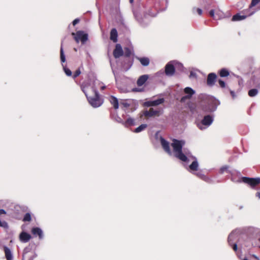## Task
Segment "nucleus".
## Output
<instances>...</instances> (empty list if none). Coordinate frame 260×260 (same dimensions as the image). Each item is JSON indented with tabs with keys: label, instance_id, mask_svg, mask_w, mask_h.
Returning <instances> with one entry per match:
<instances>
[{
	"label": "nucleus",
	"instance_id": "obj_1",
	"mask_svg": "<svg viewBox=\"0 0 260 260\" xmlns=\"http://www.w3.org/2000/svg\"><path fill=\"white\" fill-rule=\"evenodd\" d=\"M81 87L91 106L97 108L103 104L104 100L98 93L95 82H83Z\"/></svg>",
	"mask_w": 260,
	"mask_h": 260
},
{
	"label": "nucleus",
	"instance_id": "obj_2",
	"mask_svg": "<svg viewBox=\"0 0 260 260\" xmlns=\"http://www.w3.org/2000/svg\"><path fill=\"white\" fill-rule=\"evenodd\" d=\"M144 17H142L139 10L137 9L133 11L135 19L142 27H145L149 23L148 17H155L158 12L156 5L152 6L148 4L144 6Z\"/></svg>",
	"mask_w": 260,
	"mask_h": 260
},
{
	"label": "nucleus",
	"instance_id": "obj_3",
	"mask_svg": "<svg viewBox=\"0 0 260 260\" xmlns=\"http://www.w3.org/2000/svg\"><path fill=\"white\" fill-rule=\"evenodd\" d=\"M135 82H116V85L121 92H141L144 91L145 82H137L138 87L132 85Z\"/></svg>",
	"mask_w": 260,
	"mask_h": 260
},
{
	"label": "nucleus",
	"instance_id": "obj_4",
	"mask_svg": "<svg viewBox=\"0 0 260 260\" xmlns=\"http://www.w3.org/2000/svg\"><path fill=\"white\" fill-rule=\"evenodd\" d=\"M185 142L184 141L174 139L171 146L173 149L174 156L182 161L187 162L188 159L186 155L182 152V148Z\"/></svg>",
	"mask_w": 260,
	"mask_h": 260
},
{
	"label": "nucleus",
	"instance_id": "obj_5",
	"mask_svg": "<svg viewBox=\"0 0 260 260\" xmlns=\"http://www.w3.org/2000/svg\"><path fill=\"white\" fill-rule=\"evenodd\" d=\"M72 35L74 36V38L77 43L81 41L82 44H84L88 39V34L82 30L72 32Z\"/></svg>",
	"mask_w": 260,
	"mask_h": 260
},
{
	"label": "nucleus",
	"instance_id": "obj_6",
	"mask_svg": "<svg viewBox=\"0 0 260 260\" xmlns=\"http://www.w3.org/2000/svg\"><path fill=\"white\" fill-rule=\"evenodd\" d=\"M131 54V50L128 48H124V63L122 65L124 69L128 70L132 64V61L129 58V56Z\"/></svg>",
	"mask_w": 260,
	"mask_h": 260
},
{
	"label": "nucleus",
	"instance_id": "obj_7",
	"mask_svg": "<svg viewBox=\"0 0 260 260\" xmlns=\"http://www.w3.org/2000/svg\"><path fill=\"white\" fill-rule=\"evenodd\" d=\"M242 181L249 185L252 188H254L260 184V178H249L243 177L242 178Z\"/></svg>",
	"mask_w": 260,
	"mask_h": 260
},
{
	"label": "nucleus",
	"instance_id": "obj_8",
	"mask_svg": "<svg viewBox=\"0 0 260 260\" xmlns=\"http://www.w3.org/2000/svg\"><path fill=\"white\" fill-rule=\"evenodd\" d=\"M219 74L221 77H226L230 76L231 79H235L240 81L242 79L241 78L237 75H235L233 73H230L229 70L225 68H222L219 71Z\"/></svg>",
	"mask_w": 260,
	"mask_h": 260
},
{
	"label": "nucleus",
	"instance_id": "obj_9",
	"mask_svg": "<svg viewBox=\"0 0 260 260\" xmlns=\"http://www.w3.org/2000/svg\"><path fill=\"white\" fill-rule=\"evenodd\" d=\"M165 73L168 77H172L175 73V70L172 60L168 62L165 66Z\"/></svg>",
	"mask_w": 260,
	"mask_h": 260
},
{
	"label": "nucleus",
	"instance_id": "obj_10",
	"mask_svg": "<svg viewBox=\"0 0 260 260\" xmlns=\"http://www.w3.org/2000/svg\"><path fill=\"white\" fill-rule=\"evenodd\" d=\"M123 51L122 50L121 45L119 44H117L115 46V48L113 51V55L115 58H117L122 56Z\"/></svg>",
	"mask_w": 260,
	"mask_h": 260
},
{
	"label": "nucleus",
	"instance_id": "obj_11",
	"mask_svg": "<svg viewBox=\"0 0 260 260\" xmlns=\"http://www.w3.org/2000/svg\"><path fill=\"white\" fill-rule=\"evenodd\" d=\"M160 143L164 150L169 154H171V151L169 143L165 140L164 138H161L160 139Z\"/></svg>",
	"mask_w": 260,
	"mask_h": 260
},
{
	"label": "nucleus",
	"instance_id": "obj_12",
	"mask_svg": "<svg viewBox=\"0 0 260 260\" xmlns=\"http://www.w3.org/2000/svg\"><path fill=\"white\" fill-rule=\"evenodd\" d=\"M160 111L154 110L152 108H150L148 111H145L144 112V115L146 117H152L154 116H158L159 115Z\"/></svg>",
	"mask_w": 260,
	"mask_h": 260
},
{
	"label": "nucleus",
	"instance_id": "obj_13",
	"mask_svg": "<svg viewBox=\"0 0 260 260\" xmlns=\"http://www.w3.org/2000/svg\"><path fill=\"white\" fill-rule=\"evenodd\" d=\"M31 233L35 237H39V239H42L43 237V233L42 230L38 227L33 228L31 229Z\"/></svg>",
	"mask_w": 260,
	"mask_h": 260
},
{
	"label": "nucleus",
	"instance_id": "obj_14",
	"mask_svg": "<svg viewBox=\"0 0 260 260\" xmlns=\"http://www.w3.org/2000/svg\"><path fill=\"white\" fill-rule=\"evenodd\" d=\"M166 76L165 72L164 70H161L158 72L155 73L153 75H150V79L153 80H157L159 78H162L164 76Z\"/></svg>",
	"mask_w": 260,
	"mask_h": 260
},
{
	"label": "nucleus",
	"instance_id": "obj_15",
	"mask_svg": "<svg viewBox=\"0 0 260 260\" xmlns=\"http://www.w3.org/2000/svg\"><path fill=\"white\" fill-rule=\"evenodd\" d=\"M173 65L175 70V72H182L184 71V68L182 63L179 62L177 60H172Z\"/></svg>",
	"mask_w": 260,
	"mask_h": 260
},
{
	"label": "nucleus",
	"instance_id": "obj_16",
	"mask_svg": "<svg viewBox=\"0 0 260 260\" xmlns=\"http://www.w3.org/2000/svg\"><path fill=\"white\" fill-rule=\"evenodd\" d=\"M29 252H30L32 255H30V257L28 260H33V258L37 256V254L36 253H35L33 251H30L28 248H26L24 249L23 253V259H24L25 258H26L28 257Z\"/></svg>",
	"mask_w": 260,
	"mask_h": 260
},
{
	"label": "nucleus",
	"instance_id": "obj_17",
	"mask_svg": "<svg viewBox=\"0 0 260 260\" xmlns=\"http://www.w3.org/2000/svg\"><path fill=\"white\" fill-rule=\"evenodd\" d=\"M164 102V99L161 98L152 101L147 102L145 103V105L147 106H155L161 104Z\"/></svg>",
	"mask_w": 260,
	"mask_h": 260
},
{
	"label": "nucleus",
	"instance_id": "obj_18",
	"mask_svg": "<svg viewBox=\"0 0 260 260\" xmlns=\"http://www.w3.org/2000/svg\"><path fill=\"white\" fill-rule=\"evenodd\" d=\"M31 236L25 232H21L19 235L20 240L23 242H28Z\"/></svg>",
	"mask_w": 260,
	"mask_h": 260
},
{
	"label": "nucleus",
	"instance_id": "obj_19",
	"mask_svg": "<svg viewBox=\"0 0 260 260\" xmlns=\"http://www.w3.org/2000/svg\"><path fill=\"white\" fill-rule=\"evenodd\" d=\"M109 102L115 110H117L119 108V102L118 99L114 96L111 95L109 98Z\"/></svg>",
	"mask_w": 260,
	"mask_h": 260
},
{
	"label": "nucleus",
	"instance_id": "obj_20",
	"mask_svg": "<svg viewBox=\"0 0 260 260\" xmlns=\"http://www.w3.org/2000/svg\"><path fill=\"white\" fill-rule=\"evenodd\" d=\"M198 74H202V73L199 70H198L197 69H192L190 71L189 77L191 80H198V79L197 77L198 76Z\"/></svg>",
	"mask_w": 260,
	"mask_h": 260
},
{
	"label": "nucleus",
	"instance_id": "obj_21",
	"mask_svg": "<svg viewBox=\"0 0 260 260\" xmlns=\"http://www.w3.org/2000/svg\"><path fill=\"white\" fill-rule=\"evenodd\" d=\"M119 123H122L125 127H128L134 125V119L132 118H128L126 121H123L120 118H119Z\"/></svg>",
	"mask_w": 260,
	"mask_h": 260
},
{
	"label": "nucleus",
	"instance_id": "obj_22",
	"mask_svg": "<svg viewBox=\"0 0 260 260\" xmlns=\"http://www.w3.org/2000/svg\"><path fill=\"white\" fill-rule=\"evenodd\" d=\"M213 122L212 117L210 115L205 116L202 120V123L204 125H209Z\"/></svg>",
	"mask_w": 260,
	"mask_h": 260
},
{
	"label": "nucleus",
	"instance_id": "obj_23",
	"mask_svg": "<svg viewBox=\"0 0 260 260\" xmlns=\"http://www.w3.org/2000/svg\"><path fill=\"white\" fill-rule=\"evenodd\" d=\"M117 31L116 28H112L110 32V39L114 43L117 42Z\"/></svg>",
	"mask_w": 260,
	"mask_h": 260
},
{
	"label": "nucleus",
	"instance_id": "obj_24",
	"mask_svg": "<svg viewBox=\"0 0 260 260\" xmlns=\"http://www.w3.org/2000/svg\"><path fill=\"white\" fill-rule=\"evenodd\" d=\"M4 250L5 253V256L7 260H12L13 256L10 249L7 246H4Z\"/></svg>",
	"mask_w": 260,
	"mask_h": 260
},
{
	"label": "nucleus",
	"instance_id": "obj_25",
	"mask_svg": "<svg viewBox=\"0 0 260 260\" xmlns=\"http://www.w3.org/2000/svg\"><path fill=\"white\" fill-rule=\"evenodd\" d=\"M138 60L140 62L141 64L143 66H148L150 63V60L149 58L146 57H138Z\"/></svg>",
	"mask_w": 260,
	"mask_h": 260
},
{
	"label": "nucleus",
	"instance_id": "obj_26",
	"mask_svg": "<svg viewBox=\"0 0 260 260\" xmlns=\"http://www.w3.org/2000/svg\"><path fill=\"white\" fill-rule=\"evenodd\" d=\"M256 87H257V88H253V89H251L249 90L248 94L249 96L253 97L257 94V93H258V89L257 88H260V84L258 83L256 85Z\"/></svg>",
	"mask_w": 260,
	"mask_h": 260
},
{
	"label": "nucleus",
	"instance_id": "obj_27",
	"mask_svg": "<svg viewBox=\"0 0 260 260\" xmlns=\"http://www.w3.org/2000/svg\"><path fill=\"white\" fill-rule=\"evenodd\" d=\"M195 160L189 165V168L191 171H196L198 169L199 164L196 158H194Z\"/></svg>",
	"mask_w": 260,
	"mask_h": 260
},
{
	"label": "nucleus",
	"instance_id": "obj_28",
	"mask_svg": "<svg viewBox=\"0 0 260 260\" xmlns=\"http://www.w3.org/2000/svg\"><path fill=\"white\" fill-rule=\"evenodd\" d=\"M246 17V16L245 15H241L240 14H237L233 16L232 21H236L242 20L245 19Z\"/></svg>",
	"mask_w": 260,
	"mask_h": 260
},
{
	"label": "nucleus",
	"instance_id": "obj_29",
	"mask_svg": "<svg viewBox=\"0 0 260 260\" xmlns=\"http://www.w3.org/2000/svg\"><path fill=\"white\" fill-rule=\"evenodd\" d=\"M216 78V74L214 73H211L208 74L206 81H215Z\"/></svg>",
	"mask_w": 260,
	"mask_h": 260
},
{
	"label": "nucleus",
	"instance_id": "obj_30",
	"mask_svg": "<svg viewBox=\"0 0 260 260\" xmlns=\"http://www.w3.org/2000/svg\"><path fill=\"white\" fill-rule=\"evenodd\" d=\"M147 127V125L146 124H142L140 125L139 126H138V127H137L134 130V132L136 133H140L141 131L144 130L145 128H146Z\"/></svg>",
	"mask_w": 260,
	"mask_h": 260
},
{
	"label": "nucleus",
	"instance_id": "obj_31",
	"mask_svg": "<svg viewBox=\"0 0 260 260\" xmlns=\"http://www.w3.org/2000/svg\"><path fill=\"white\" fill-rule=\"evenodd\" d=\"M184 92L185 93L188 94L187 95H190V98L194 93L193 90L190 87H186L184 89Z\"/></svg>",
	"mask_w": 260,
	"mask_h": 260
},
{
	"label": "nucleus",
	"instance_id": "obj_32",
	"mask_svg": "<svg viewBox=\"0 0 260 260\" xmlns=\"http://www.w3.org/2000/svg\"><path fill=\"white\" fill-rule=\"evenodd\" d=\"M60 60H61V61L62 63H63L66 61V56H65V55H64V52H63V48H62V46L61 45V47H60Z\"/></svg>",
	"mask_w": 260,
	"mask_h": 260
},
{
	"label": "nucleus",
	"instance_id": "obj_33",
	"mask_svg": "<svg viewBox=\"0 0 260 260\" xmlns=\"http://www.w3.org/2000/svg\"><path fill=\"white\" fill-rule=\"evenodd\" d=\"M148 79H150V76L143 75L141 76L137 81H147Z\"/></svg>",
	"mask_w": 260,
	"mask_h": 260
},
{
	"label": "nucleus",
	"instance_id": "obj_34",
	"mask_svg": "<svg viewBox=\"0 0 260 260\" xmlns=\"http://www.w3.org/2000/svg\"><path fill=\"white\" fill-rule=\"evenodd\" d=\"M31 219V215L30 214V213H27L25 214L24 217H23V221H30Z\"/></svg>",
	"mask_w": 260,
	"mask_h": 260
},
{
	"label": "nucleus",
	"instance_id": "obj_35",
	"mask_svg": "<svg viewBox=\"0 0 260 260\" xmlns=\"http://www.w3.org/2000/svg\"><path fill=\"white\" fill-rule=\"evenodd\" d=\"M120 104L123 108H127L130 106V104L128 103L126 101H122L120 102Z\"/></svg>",
	"mask_w": 260,
	"mask_h": 260
},
{
	"label": "nucleus",
	"instance_id": "obj_36",
	"mask_svg": "<svg viewBox=\"0 0 260 260\" xmlns=\"http://www.w3.org/2000/svg\"><path fill=\"white\" fill-rule=\"evenodd\" d=\"M260 3V0H252L249 8H252Z\"/></svg>",
	"mask_w": 260,
	"mask_h": 260
},
{
	"label": "nucleus",
	"instance_id": "obj_37",
	"mask_svg": "<svg viewBox=\"0 0 260 260\" xmlns=\"http://www.w3.org/2000/svg\"><path fill=\"white\" fill-rule=\"evenodd\" d=\"M63 70H64V71L66 73V74L68 76H70L72 75V71L69 69L68 68H67L66 67H63Z\"/></svg>",
	"mask_w": 260,
	"mask_h": 260
},
{
	"label": "nucleus",
	"instance_id": "obj_38",
	"mask_svg": "<svg viewBox=\"0 0 260 260\" xmlns=\"http://www.w3.org/2000/svg\"><path fill=\"white\" fill-rule=\"evenodd\" d=\"M207 103L209 105H213L214 104V103L215 102V100L212 98H208L207 99Z\"/></svg>",
	"mask_w": 260,
	"mask_h": 260
},
{
	"label": "nucleus",
	"instance_id": "obj_39",
	"mask_svg": "<svg viewBox=\"0 0 260 260\" xmlns=\"http://www.w3.org/2000/svg\"><path fill=\"white\" fill-rule=\"evenodd\" d=\"M190 99V95H185L181 98L180 102L182 103L185 102L186 100Z\"/></svg>",
	"mask_w": 260,
	"mask_h": 260
},
{
	"label": "nucleus",
	"instance_id": "obj_40",
	"mask_svg": "<svg viewBox=\"0 0 260 260\" xmlns=\"http://www.w3.org/2000/svg\"><path fill=\"white\" fill-rule=\"evenodd\" d=\"M81 74V71L79 69L77 70L73 74V78L75 79Z\"/></svg>",
	"mask_w": 260,
	"mask_h": 260
},
{
	"label": "nucleus",
	"instance_id": "obj_41",
	"mask_svg": "<svg viewBox=\"0 0 260 260\" xmlns=\"http://www.w3.org/2000/svg\"><path fill=\"white\" fill-rule=\"evenodd\" d=\"M196 175L199 177V178L204 179L205 178V176L203 175L201 172H198L196 174Z\"/></svg>",
	"mask_w": 260,
	"mask_h": 260
},
{
	"label": "nucleus",
	"instance_id": "obj_42",
	"mask_svg": "<svg viewBox=\"0 0 260 260\" xmlns=\"http://www.w3.org/2000/svg\"><path fill=\"white\" fill-rule=\"evenodd\" d=\"M228 169V166H224L220 168V172L221 173H223L224 172L226 171Z\"/></svg>",
	"mask_w": 260,
	"mask_h": 260
},
{
	"label": "nucleus",
	"instance_id": "obj_43",
	"mask_svg": "<svg viewBox=\"0 0 260 260\" xmlns=\"http://www.w3.org/2000/svg\"><path fill=\"white\" fill-rule=\"evenodd\" d=\"M97 83L98 84V86L101 88V90H104L106 88V86L105 85L101 84L100 82H95L96 84Z\"/></svg>",
	"mask_w": 260,
	"mask_h": 260
},
{
	"label": "nucleus",
	"instance_id": "obj_44",
	"mask_svg": "<svg viewBox=\"0 0 260 260\" xmlns=\"http://www.w3.org/2000/svg\"><path fill=\"white\" fill-rule=\"evenodd\" d=\"M209 14L212 17L214 18V14H215L214 10H211L209 12Z\"/></svg>",
	"mask_w": 260,
	"mask_h": 260
},
{
	"label": "nucleus",
	"instance_id": "obj_45",
	"mask_svg": "<svg viewBox=\"0 0 260 260\" xmlns=\"http://www.w3.org/2000/svg\"><path fill=\"white\" fill-rule=\"evenodd\" d=\"M80 20L78 18L75 19L72 22L73 25H76L78 23H79Z\"/></svg>",
	"mask_w": 260,
	"mask_h": 260
},
{
	"label": "nucleus",
	"instance_id": "obj_46",
	"mask_svg": "<svg viewBox=\"0 0 260 260\" xmlns=\"http://www.w3.org/2000/svg\"><path fill=\"white\" fill-rule=\"evenodd\" d=\"M197 12L200 15H201L202 14V10L200 8H197L196 9Z\"/></svg>",
	"mask_w": 260,
	"mask_h": 260
},
{
	"label": "nucleus",
	"instance_id": "obj_47",
	"mask_svg": "<svg viewBox=\"0 0 260 260\" xmlns=\"http://www.w3.org/2000/svg\"><path fill=\"white\" fill-rule=\"evenodd\" d=\"M233 249L235 251H236L238 249L237 245V244H234L232 246Z\"/></svg>",
	"mask_w": 260,
	"mask_h": 260
},
{
	"label": "nucleus",
	"instance_id": "obj_48",
	"mask_svg": "<svg viewBox=\"0 0 260 260\" xmlns=\"http://www.w3.org/2000/svg\"><path fill=\"white\" fill-rule=\"evenodd\" d=\"M230 93H231V95H232V98L233 99H234L236 96L234 91L232 90H230Z\"/></svg>",
	"mask_w": 260,
	"mask_h": 260
},
{
	"label": "nucleus",
	"instance_id": "obj_49",
	"mask_svg": "<svg viewBox=\"0 0 260 260\" xmlns=\"http://www.w3.org/2000/svg\"><path fill=\"white\" fill-rule=\"evenodd\" d=\"M220 86L221 88H224L225 86V82H219Z\"/></svg>",
	"mask_w": 260,
	"mask_h": 260
},
{
	"label": "nucleus",
	"instance_id": "obj_50",
	"mask_svg": "<svg viewBox=\"0 0 260 260\" xmlns=\"http://www.w3.org/2000/svg\"><path fill=\"white\" fill-rule=\"evenodd\" d=\"M203 110L206 112H211L212 111V109L211 108H210V107L208 108H203Z\"/></svg>",
	"mask_w": 260,
	"mask_h": 260
},
{
	"label": "nucleus",
	"instance_id": "obj_51",
	"mask_svg": "<svg viewBox=\"0 0 260 260\" xmlns=\"http://www.w3.org/2000/svg\"><path fill=\"white\" fill-rule=\"evenodd\" d=\"M6 214V212L5 211V210L0 209V215H1L2 214Z\"/></svg>",
	"mask_w": 260,
	"mask_h": 260
},
{
	"label": "nucleus",
	"instance_id": "obj_52",
	"mask_svg": "<svg viewBox=\"0 0 260 260\" xmlns=\"http://www.w3.org/2000/svg\"><path fill=\"white\" fill-rule=\"evenodd\" d=\"M207 83L209 86H212L214 84L215 82H207Z\"/></svg>",
	"mask_w": 260,
	"mask_h": 260
},
{
	"label": "nucleus",
	"instance_id": "obj_53",
	"mask_svg": "<svg viewBox=\"0 0 260 260\" xmlns=\"http://www.w3.org/2000/svg\"><path fill=\"white\" fill-rule=\"evenodd\" d=\"M231 238H232V236L231 235H229V236L228 237V242H229V243L230 244H231Z\"/></svg>",
	"mask_w": 260,
	"mask_h": 260
},
{
	"label": "nucleus",
	"instance_id": "obj_54",
	"mask_svg": "<svg viewBox=\"0 0 260 260\" xmlns=\"http://www.w3.org/2000/svg\"><path fill=\"white\" fill-rule=\"evenodd\" d=\"M256 197L260 199V192H257L256 193Z\"/></svg>",
	"mask_w": 260,
	"mask_h": 260
},
{
	"label": "nucleus",
	"instance_id": "obj_55",
	"mask_svg": "<svg viewBox=\"0 0 260 260\" xmlns=\"http://www.w3.org/2000/svg\"><path fill=\"white\" fill-rule=\"evenodd\" d=\"M133 2H134V0H129V2H130V3H131V4H132V3H133Z\"/></svg>",
	"mask_w": 260,
	"mask_h": 260
},
{
	"label": "nucleus",
	"instance_id": "obj_56",
	"mask_svg": "<svg viewBox=\"0 0 260 260\" xmlns=\"http://www.w3.org/2000/svg\"><path fill=\"white\" fill-rule=\"evenodd\" d=\"M243 260H248V259L247 258H244Z\"/></svg>",
	"mask_w": 260,
	"mask_h": 260
},
{
	"label": "nucleus",
	"instance_id": "obj_57",
	"mask_svg": "<svg viewBox=\"0 0 260 260\" xmlns=\"http://www.w3.org/2000/svg\"><path fill=\"white\" fill-rule=\"evenodd\" d=\"M218 81L220 82V81H222L221 80H219Z\"/></svg>",
	"mask_w": 260,
	"mask_h": 260
},
{
	"label": "nucleus",
	"instance_id": "obj_58",
	"mask_svg": "<svg viewBox=\"0 0 260 260\" xmlns=\"http://www.w3.org/2000/svg\"><path fill=\"white\" fill-rule=\"evenodd\" d=\"M259 241H260V238L259 239Z\"/></svg>",
	"mask_w": 260,
	"mask_h": 260
},
{
	"label": "nucleus",
	"instance_id": "obj_59",
	"mask_svg": "<svg viewBox=\"0 0 260 260\" xmlns=\"http://www.w3.org/2000/svg\"><path fill=\"white\" fill-rule=\"evenodd\" d=\"M259 247H260V246H259Z\"/></svg>",
	"mask_w": 260,
	"mask_h": 260
}]
</instances>
